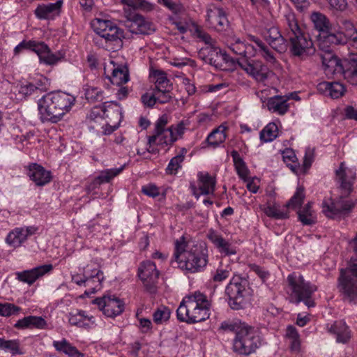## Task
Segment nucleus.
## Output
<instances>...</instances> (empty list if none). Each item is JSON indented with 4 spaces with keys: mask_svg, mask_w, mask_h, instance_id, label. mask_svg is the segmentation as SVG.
Masks as SVG:
<instances>
[{
    "mask_svg": "<svg viewBox=\"0 0 357 357\" xmlns=\"http://www.w3.org/2000/svg\"><path fill=\"white\" fill-rule=\"evenodd\" d=\"M238 64L242 70L257 82H264L271 73L268 68L260 61L240 59L238 60Z\"/></svg>",
    "mask_w": 357,
    "mask_h": 357,
    "instance_id": "obj_15",
    "label": "nucleus"
},
{
    "mask_svg": "<svg viewBox=\"0 0 357 357\" xmlns=\"http://www.w3.org/2000/svg\"><path fill=\"white\" fill-rule=\"evenodd\" d=\"M104 314L109 317H114L119 315L124 309L122 301L114 295H105L94 300Z\"/></svg>",
    "mask_w": 357,
    "mask_h": 357,
    "instance_id": "obj_18",
    "label": "nucleus"
},
{
    "mask_svg": "<svg viewBox=\"0 0 357 357\" xmlns=\"http://www.w3.org/2000/svg\"><path fill=\"white\" fill-rule=\"evenodd\" d=\"M287 98L284 96H275L270 98L266 103L269 111L280 115L284 114L289 109Z\"/></svg>",
    "mask_w": 357,
    "mask_h": 357,
    "instance_id": "obj_31",
    "label": "nucleus"
},
{
    "mask_svg": "<svg viewBox=\"0 0 357 357\" xmlns=\"http://www.w3.org/2000/svg\"><path fill=\"white\" fill-rule=\"evenodd\" d=\"M314 158L313 150L307 148L305 150V156L303 158V167L305 169H307L311 166Z\"/></svg>",
    "mask_w": 357,
    "mask_h": 357,
    "instance_id": "obj_61",
    "label": "nucleus"
},
{
    "mask_svg": "<svg viewBox=\"0 0 357 357\" xmlns=\"http://www.w3.org/2000/svg\"><path fill=\"white\" fill-rule=\"evenodd\" d=\"M0 349L5 352H9L13 356L24 354L19 340H5L0 337Z\"/></svg>",
    "mask_w": 357,
    "mask_h": 357,
    "instance_id": "obj_34",
    "label": "nucleus"
},
{
    "mask_svg": "<svg viewBox=\"0 0 357 357\" xmlns=\"http://www.w3.org/2000/svg\"><path fill=\"white\" fill-rule=\"evenodd\" d=\"M284 26L289 50L293 56L304 59L314 52L310 35L299 25L294 13L288 11L284 14Z\"/></svg>",
    "mask_w": 357,
    "mask_h": 357,
    "instance_id": "obj_2",
    "label": "nucleus"
},
{
    "mask_svg": "<svg viewBox=\"0 0 357 357\" xmlns=\"http://www.w3.org/2000/svg\"><path fill=\"white\" fill-rule=\"evenodd\" d=\"M245 323L234 320H227L220 324L218 330L222 332H235L236 334H237L239 330L243 326H245Z\"/></svg>",
    "mask_w": 357,
    "mask_h": 357,
    "instance_id": "obj_48",
    "label": "nucleus"
},
{
    "mask_svg": "<svg viewBox=\"0 0 357 357\" xmlns=\"http://www.w3.org/2000/svg\"><path fill=\"white\" fill-rule=\"evenodd\" d=\"M344 77L352 85L357 86V62L348 63L344 71Z\"/></svg>",
    "mask_w": 357,
    "mask_h": 357,
    "instance_id": "obj_46",
    "label": "nucleus"
},
{
    "mask_svg": "<svg viewBox=\"0 0 357 357\" xmlns=\"http://www.w3.org/2000/svg\"><path fill=\"white\" fill-rule=\"evenodd\" d=\"M195 35L200 40L204 42L208 46L214 45V40L211 36L203 30L197 28L195 30Z\"/></svg>",
    "mask_w": 357,
    "mask_h": 357,
    "instance_id": "obj_58",
    "label": "nucleus"
},
{
    "mask_svg": "<svg viewBox=\"0 0 357 357\" xmlns=\"http://www.w3.org/2000/svg\"><path fill=\"white\" fill-rule=\"evenodd\" d=\"M206 20L210 26L218 31L226 30L229 25L225 10L214 4H210L206 8Z\"/></svg>",
    "mask_w": 357,
    "mask_h": 357,
    "instance_id": "obj_19",
    "label": "nucleus"
},
{
    "mask_svg": "<svg viewBox=\"0 0 357 357\" xmlns=\"http://www.w3.org/2000/svg\"><path fill=\"white\" fill-rule=\"evenodd\" d=\"M331 8L338 10H344L347 6L346 0H326Z\"/></svg>",
    "mask_w": 357,
    "mask_h": 357,
    "instance_id": "obj_64",
    "label": "nucleus"
},
{
    "mask_svg": "<svg viewBox=\"0 0 357 357\" xmlns=\"http://www.w3.org/2000/svg\"><path fill=\"white\" fill-rule=\"evenodd\" d=\"M94 274L89 275L86 271L84 273L85 279H91L90 285L92 289L91 292L93 293L97 289H100L101 287V282L103 280V273L100 270H94Z\"/></svg>",
    "mask_w": 357,
    "mask_h": 357,
    "instance_id": "obj_45",
    "label": "nucleus"
},
{
    "mask_svg": "<svg viewBox=\"0 0 357 357\" xmlns=\"http://www.w3.org/2000/svg\"><path fill=\"white\" fill-rule=\"evenodd\" d=\"M288 284L291 289L290 301L295 304L303 302L308 308L315 306L312 298L313 294L317 287L304 280L303 277L296 273H293L287 277Z\"/></svg>",
    "mask_w": 357,
    "mask_h": 357,
    "instance_id": "obj_5",
    "label": "nucleus"
},
{
    "mask_svg": "<svg viewBox=\"0 0 357 357\" xmlns=\"http://www.w3.org/2000/svg\"><path fill=\"white\" fill-rule=\"evenodd\" d=\"M317 89L319 92L336 99L342 97L345 91L344 86L337 82H323L318 84Z\"/></svg>",
    "mask_w": 357,
    "mask_h": 357,
    "instance_id": "obj_25",
    "label": "nucleus"
},
{
    "mask_svg": "<svg viewBox=\"0 0 357 357\" xmlns=\"http://www.w3.org/2000/svg\"><path fill=\"white\" fill-rule=\"evenodd\" d=\"M227 128L225 126L222 124L218 128L214 129L206 138L208 144L213 147H217L224 142L227 138L225 133Z\"/></svg>",
    "mask_w": 357,
    "mask_h": 357,
    "instance_id": "obj_33",
    "label": "nucleus"
},
{
    "mask_svg": "<svg viewBox=\"0 0 357 357\" xmlns=\"http://www.w3.org/2000/svg\"><path fill=\"white\" fill-rule=\"evenodd\" d=\"M141 100H142V103L145 106L151 107L157 102L156 94H155L154 91L153 92L152 94L146 93L142 96Z\"/></svg>",
    "mask_w": 357,
    "mask_h": 357,
    "instance_id": "obj_60",
    "label": "nucleus"
},
{
    "mask_svg": "<svg viewBox=\"0 0 357 357\" xmlns=\"http://www.w3.org/2000/svg\"><path fill=\"white\" fill-rule=\"evenodd\" d=\"M110 82L116 86L126 84L129 81V72L127 66H119L112 70V76L109 77Z\"/></svg>",
    "mask_w": 357,
    "mask_h": 357,
    "instance_id": "obj_32",
    "label": "nucleus"
},
{
    "mask_svg": "<svg viewBox=\"0 0 357 357\" xmlns=\"http://www.w3.org/2000/svg\"><path fill=\"white\" fill-rule=\"evenodd\" d=\"M278 135V128L275 123H270L260 132V139L264 142H270Z\"/></svg>",
    "mask_w": 357,
    "mask_h": 357,
    "instance_id": "obj_39",
    "label": "nucleus"
},
{
    "mask_svg": "<svg viewBox=\"0 0 357 357\" xmlns=\"http://www.w3.org/2000/svg\"><path fill=\"white\" fill-rule=\"evenodd\" d=\"M155 94H156V101L160 104H165L169 102L172 99V96L169 93V89H165L164 90H156L154 89Z\"/></svg>",
    "mask_w": 357,
    "mask_h": 357,
    "instance_id": "obj_55",
    "label": "nucleus"
},
{
    "mask_svg": "<svg viewBox=\"0 0 357 357\" xmlns=\"http://www.w3.org/2000/svg\"><path fill=\"white\" fill-rule=\"evenodd\" d=\"M45 50H47V45L44 42L23 40L14 48V54L18 55L24 50H31L37 54Z\"/></svg>",
    "mask_w": 357,
    "mask_h": 357,
    "instance_id": "obj_29",
    "label": "nucleus"
},
{
    "mask_svg": "<svg viewBox=\"0 0 357 357\" xmlns=\"http://www.w3.org/2000/svg\"><path fill=\"white\" fill-rule=\"evenodd\" d=\"M142 192L151 197H155L159 195L160 192L158 187L153 184H149L142 186Z\"/></svg>",
    "mask_w": 357,
    "mask_h": 357,
    "instance_id": "obj_59",
    "label": "nucleus"
},
{
    "mask_svg": "<svg viewBox=\"0 0 357 357\" xmlns=\"http://www.w3.org/2000/svg\"><path fill=\"white\" fill-rule=\"evenodd\" d=\"M169 122L167 114H162L156 121L152 135L149 137V144L157 145H172L177 140V137L173 132V126L166 128Z\"/></svg>",
    "mask_w": 357,
    "mask_h": 357,
    "instance_id": "obj_11",
    "label": "nucleus"
},
{
    "mask_svg": "<svg viewBox=\"0 0 357 357\" xmlns=\"http://www.w3.org/2000/svg\"><path fill=\"white\" fill-rule=\"evenodd\" d=\"M39 56L40 61L48 65H53L58 62L61 58V55L56 56V54L51 52L49 47L47 45V50L41 52L40 53H37Z\"/></svg>",
    "mask_w": 357,
    "mask_h": 357,
    "instance_id": "obj_51",
    "label": "nucleus"
},
{
    "mask_svg": "<svg viewBox=\"0 0 357 357\" xmlns=\"http://www.w3.org/2000/svg\"><path fill=\"white\" fill-rule=\"evenodd\" d=\"M264 213L271 218L275 219H286L289 218L287 212L281 211L275 206H268L264 209Z\"/></svg>",
    "mask_w": 357,
    "mask_h": 357,
    "instance_id": "obj_53",
    "label": "nucleus"
},
{
    "mask_svg": "<svg viewBox=\"0 0 357 357\" xmlns=\"http://www.w3.org/2000/svg\"><path fill=\"white\" fill-rule=\"evenodd\" d=\"M85 97L91 103L101 102L105 99L103 91L92 86H87L85 89Z\"/></svg>",
    "mask_w": 357,
    "mask_h": 357,
    "instance_id": "obj_43",
    "label": "nucleus"
},
{
    "mask_svg": "<svg viewBox=\"0 0 357 357\" xmlns=\"http://www.w3.org/2000/svg\"><path fill=\"white\" fill-rule=\"evenodd\" d=\"M298 220L304 225H312L316 222V216L312 209V203L308 202L302 209L298 212Z\"/></svg>",
    "mask_w": 357,
    "mask_h": 357,
    "instance_id": "obj_36",
    "label": "nucleus"
},
{
    "mask_svg": "<svg viewBox=\"0 0 357 357\" xmlns=\"http://www.w3.org/2000/svg\"><path fill=\"white\" fill-rule=\"evenodd\" d=\"M68 321L70 325L78 327L88 328L95 323L94 317L89 316L84 311L80 310L69 314Z\"/></svg>",
    "mask_w": 357,
    "mask_h": 357,
    "instance_id": "obj_30",
    "label": "nucleus"
},
{
    "mask_svg": "<svg viewBox=\"0 0 357 357\" xmlns=\"http://www.w3.org/2000/svg\"><path fill=\"white\" fill-rule=\"evenodd\" d=\"M155 82V89L156 90H164L171 87L169 80L167 79L166 73L160 70H155L151 75Z\"/></svg>",
    "mask_w": 357,
    "mask_h": 357,
    "instance_id": "obj_42",
    "label": "nucleus"
},
{
    "mask_svg": "<svg viewBox=\"0 0 357 357\" xmlns=\"http://www.w3.org/2000/svg\"><path fill=\"white\" fill-rule=\"evenodd\" d=\"M208 238L221 253H224L226 255H234L236 253L235 250L231 248L230 243L215 231L210 230L208 234Z\"/></svg>",
    "mask_w": 357,
    "mask_h": 357,
    "instance_id": "obj_28",
    "label": "nucleus"
},
{
    "mask_svg": "<svg viewBox=\"0 0 357 357\" xmlns=\"http://www.w3.org/2000/svg\"><path fill=\"white\" fill-rule=\"evenodd\" d=\"M250 269L255 272L261 280H265L269 276V273L257 264H251Z\"/></svg>",
    "mask_w": 357,
    "mask_h": 357,
    "instance_id": "obj_62",
    "label": "nucleus"
},
{
    "mask_svg": "<svg viewBox=\"0 0 357 357\" xmlns=\"http://www.w3.org/2000/svg\"><path fill=\"white\" fill-rule=\"evenodd\" d=\"M126 17L123 25L132 33L151 34L155 31L153 24L140 15L128 13L126 10Z\"/></svg>",
    "mask_w": 357,
    "mask_h": 357,
    "instance_id": "obj_13",
    "label": "nucleus"
},
{
    "mask_svg": "<svg viewBox=\"0 0 357 357\" xmlns=\"http://www.w3.org/2000/svg\"><path fill=\"white\" fill-rule=\"evenodd\" d=\"M35 91H36L31 82L22 84L19 89V92L26 96L31 95Z\"/></svg>",
    "mask_w": 357,
    "mask_h": 357,
    "instance_id": "obj_63",
    "label": "nucleus"
},
{
    "mask_svg": "<svg viewBox=\"0 0 357 357\" xmlns=\"http://www.w3.org/2000/svg\"><path fill=\"white\" fill-rule=\"evenodd\" d=\"M53 345L57 351H62L70 357H83V354L66 339L61 341H54Z\"/></svg>",
    "mask_w": 357,
    "mask_h": 357,
    "instance_id": "obj_35",
    "label": "nucleus"
},
{
    "mask_svg": "<svg viewBox=\"0 0 357 357\" xmlns=\"http://www.w3.org/2000/svg\"><path fill=\"white\" fill-rule=\"evenodd\" d=\"M304 188L298 186L292 197L286 204L287 208H296L301 206L305 198Z\"/></svg>",
    "mask_w": 357,
    "mask_h": 357,
    "instance_id": "obj_47",
    "label": "nucleus"
},
{
    "mask_svg": "<svg viewBox=\"0 0 357 357\" xmlns=\"http://www.w3.org/2000/svg\"><path fill=\"white\" fill-rule=\"evenodd\" d=\"M356 175V169L347 167L344 162H341L338 169L335 170L336 181L345 196H349L352 192Z\"/></svg>",
    "mask_w": 357,
    "mask_h": 357,
    "instance_id": "obj_16",
    "label": "nucleus"
},
{
    "mask_svg": "<svg viewBox=\"0 0 357 357\" xmlns=\"http://www.w3.org/2000/svg\"><path fill=\"white\" fill-rule=\"evenodd\" d=\"M231 268H218L213 276V280L214 282H221L229 278Z\"/></svg>",
    "mask_w": 357,
    "mask_h": 357,
    "instance_id": "obj_56",
    "label": "nucleus"
},
{
    "mask_svg": "<svg viewBox=\"0 0 357 357\" xmlns=\"http://www.w3.org/2000/svg\"><path fill=\"white\" fill-rule=\"evenodd\" d=\"M186 150L183 149L181 153L173 157L169 161L165 172L167 174H176L178 170L181 167V163L184 160Z\"/></svg>",
    "mask_w": 357,
    "mask_h": 357,
    "instance_id": "obj_40",
    "label": "nucleus"
},
{
    "mask_svg": "<svg viewBox=\"0 0 357 357\" xmlns=\"http://www.w3.org/2000/svg\"><path fill=\"white\" fill-rule=\"evenodd\" d=\"M27 174L30 179L38 186L47 184L52 179L51 172L36 163H32L29 166Z\"/></svg>",
    "mask_w": 357,
    "mask_h": 357,
    "instance_id": "obj_24",
    "label": "nucleus"
},
{
    "mask_svg": "<svg viewBox=\"0 0 357 357\" xmlns=\"http://www.w3.org/2000/svg\"><path fill=\"white\" fill-rule=\"evenodd\" d=\"M198 57L215 68H221L222 63L229 60V56L214 45L202 47L198 52Z\"/></svg>",
    "mask_w": 357,
    "mask_h": 357,
    "instance_id": "obj_20",
    "label": "nucleus"
},
{
    "mask_svg": "<svg viewBox=\"0 0 357 357\" xmlns=\"http://www.w3.org/2000/svg\"><path fill=\"white\" fill-rule=\"evenodd\" d=\"M330 202L324 201L322 203V212L329 218L340 219L344 218L351 212L355 206L353 200L347 199L344 193Z\"/></svg>",
    "mask_w": 357,
    "mask_h": 357,
    "instance_id": "obj_12",
    "label": "nucleus"
},
{
    "mask_svg": "<svg viewBox=\"0 0 357 357\" xmlns=\"http://www.w3.org/2000/svg\"><path fill=\"white\" fill-rule=\"evenodd\" d=\"M248 294L249 283L239 275L233 276L225 288L228 305L234 310H238L245 307V298Z\"/></svg>",
    "mask_w": 357,
    "mask_h": 357,
    "instance_id": "obj_10",
    "label": "nucleus"
},
{
    "mask_svg": "<svg viewBox=\"0 0 357 357\" xmlns=\"http://www.w3.org/2000/svg\"><path fill=\"white\" fill-rule=\"evenodd\" d=\"M20 310V307L12 303H0V315L8 317L15 314Z\"/></svg>",
    "mask_w": 357,
    "mask_h": 357,
    "instance_id": "obj_54",
    "label": "nucleus"
},
{
    "mask_svg": "<svg viewBox=\"0 0 357 357\" xmlns=\"http://www.w3.org/2000/svg\"><path fill=\"white\" fill-rule=\"evenodd\" d=\"M197 177L200 194L206 195L213 194L215 189V178L206 172H199Z\"/></svg>",
    "mask_w": 357,
    "mask_h": 357,
    "instance_id": "obj_27",
    "label": "nucleus"
},
{
    "mask_svg": "<svg viewBox=\"0 0 357 357\" xmlns=\"http://www.w3.org/2000/svg\"><path fill=\"white\" fill-rule=\"evenodd\" d=\"M328 331L336 336L337 342L345 344L351 338V332L346 323L343 321H335L330 326H328Z\"/></svg>",
    "mask_w": 357,
    "mask_h": 357,
    "instance_id": "obj_26",
    "label": "nucleus"
},
{
    "mask_svg": "<svg viewBox=\"0 0 357 357\" xmlns=\"http://www.w3.org/2000/svg\"><path fill=\"white\" fill-rule=\"evenodd\" d=\"M261 345V337L254 327L248 324L243 326L233 340L232 349L239 355L249 356Z\"/></svg>",
    "mask_w": 357,
    "mask_h": 357,
    "instance_id": "obj_6",
    "label": "nucleus"
},
{
    "mask_svg": "<svg viewBox=\"0 0 357 357\" xmlns=\"http://www.w3.org/2000/svg\"><path fill=\"white\" fill-rule=\"evenodd\" d=\"M170 314V310L166 306L161 305L153 314V321L157 324H161L169 319Z\"/></svg>",
    "mask_w": 357,
    "mask_h": 357,
    "instance_id": "obj_49",
    "label": "nucleus"
},
{
    "mask_svg": "<svg viewBox=\"0 0 357 357\" xmlns=\"http://www.w3.org/2000/svg\"><path fill=\"white\" fill-rule=\"evenodd\" d=\"M207 262V250L204 245L192 241L186 243L183 237L176 241L171 260L173 267L196 273L202 271Z\"/></svg>",
    "mask_w": 357,
    "mask_h": 357,
    "instance_id": "obj_1",
    "label": "nucleus"
},
{
    "mask_svg": "<svg viewBox=\"0 0 357 357\" xmlns=\"http://www.w3.org/2000/svg\"><path fill=\"white\" fill-rule=\"evenodd\" d=\"M29 323V328H36L38 329H43L47 327L46 321L41 317L31 316Z\"/></svg>",
    "mask_w": 357,
    "mask_h": 357,
    "instance_id": "obj_57",
    "label": "nucleus"
},
{
    "mask_svg": "<svg viewBox=\"0 0 357 357\" xmlns=\"http://www.w3.org/2000/svg\"><path fill=\"white\" fill-rule=\"evenodd\" d=\"M231 155L232 157L233 162L234 163V166L236 169L238 175L241 178L245 179L248 174V170L245 162L241 158L237 151H232L231 153Z\"/></svg>",
    "mask_w": 357,
    "mask_h": 357,
    "instance_id": "obj_41",
    "label": "nucleus"
},
{
    "mask_svg": "<svg viewBox=\"0 0 357 357\" xmlns=\"http://www.w3.org/2000/svg\"><path fill=\"white\" fill-rule=\"evenodd\" d=\"M25 241V236H23L20 228H16L10 231L6 239V243L14 248L20 246Z\"/></svg>",
    "mask_w": 357,
    "mask_h": 357,
    "instance_id": "obj_44",
    "label": "nucleus"
},
{
    "mask_svg": "<svg viewBox=\"0 0 357 357\" xmlns=\"http://www.w3.org/2000/svg\"><path fill=\"white\" fill-rule=\"evenodd\" d=\"M94 31L105 40L106 47L116 51L122 47L123 31L110 20L95 19L91 22Z\"/></svg>",
    "mask_w": 357,
    "mask_h": 357,
    "instance_id": "obj_9",
    "label": "nucleus"
},
{
    "mask_svg": "<svg viewBox=\"0 0 357 357\" xmlns=\"http://www.w3.org/2000/svg\"><path fill=\"white\" fill-rule=\"evenodd\" d=\"M75 98L66 93H49L38 101L40 118L43 122L57 123L74 105Z\"/></svg>",
    "mask_w": 357,
    "mask_h": 357,
    "instance_id": "obj_3",
    "label": "nucleus"
},
{
    "mask_svg": "<svg viewBox=\"0 0 357 357\" xmlns=\"http://www.w3.org/2000/svg\"><path fill=\"white\" fill-rule=\"evenodd\" d=\"M31 82L35 91L40 92L47 91L50 84L49 79L41 75H37L36 77L33 78Z\"/></svg>",
    "mask_w": 357,
    "mask_h": 357,
    "instance_id": "obj_50",
    "label": "nucleus"
},
{
    "mask_svg": "<svg viewBox=\"0 0 357 357\" xmlns=\"http://www.w3.org/2000/svg\"><path fill=\"white\" fill-rule=\"evenodd\" d=\"M229 49L234 54L241 56V59H250L257 53L255 46L245 43L240 38H234L227 42Z\"/></svg>",
    "mask_w": 357,
    "mask_h": 357,
    "instance_id": "obj_23",
    "label": "nucleus"
},
{
    "mask_svg": "<svg viewBox=\"0 0 357 357\" xmlns=\"http://www.w3.org/2000/svg\"><path fill=\"white\" fill-rule=\"evenodd\" d=\"M53 269L52 264H44L31 270L17 272V279L21 282L32 284L37 279L50 272Z\"/></svg>",
    "mask_w": 357,
    "mask_h": 357,
    "instance_id": "obj_22",
    "label": "nucleus"
},
{
    "mask_svg": "<svg viewBox=\"0 0 357 357\" xmlns=\"http://www.w3.org/2000/svg\"><path fill=\"white\" fill-rule=\"evenodd\" d=\"M211 302L206 295L200 291L185 296L177 310V319L188 324L201 322L210 316Z\"/></svg>",
    "mask_w": 357,
    "mask_h": 357,
    "instance_id": "obj_4",
    "label": "nucleus"
},
{
    "mask_svg": "<svg viewBox=\"0 0 357 357\" xmlns=\"http://www.w3.org/2000/svg\"><path fill=\"white\" fill-rule=\"evenodd\" d=\"M338 288L342 299L349 303L357 301V259H351L346 268L340 270Z\"/></svg>",
    "mask_w": 357,
    "mask_h": 357,
    "instance_id": "obj_7",
    "label": "nucleus"
},
{
    "mask_svg": "<svg viewBox=\"0 0 357 357\" xmlns=\"http://www.w3.org/2000/svg\"><path fill=\"white\" fill-rule=\"evenodd\" d=\"M123 169V166L119 168L109 169L102 171L100 174L97 176L101 183H107L114 176L120 174Z\"/></svg>",
    "mask_w": 357,
    "mask_h": 357,
    "instance_id": "obj_52",
    "label": "nucleus"
},
{
    "mask_svg": "<svg viewBox=\"0 0 357 357\" xmlns=\"http://www.w3.org/2000/svg\"><path fill=\"white\" fill-rule=\"evenodd\" d=\"M61 6V1H59L54 3L40 5L37 7L35 14L40 19H47L54 11L58 10Z\"/></svg>",
    "mask_w": 357,
    "mask_h": 357,
    "instance_id": "obj_38",
    "label": "nucleus"
},
{
    "mask_svg": "<svg viewBox=\"0 0 357 357\" xmlns=\"http://www.w3.org/2000/svg\"><path fill=\"white\" fill-rule=\"evenodd\" d=\"M314 28L319 32L317 42L319 48L326 47V45H342L345 42L342 33L330 32L331 24L326 16L319 12H314L310 15Z\"/></svg>",
    "mask_w": 357,
    "mask_h": 357,
    "instance_id": "obj_8",
    "label": "nucleus"
},
{
    "mask_svg": "<svg viewBox=\"0 0 357 357\" xmlns=\"http://www.w3.org/2000/svg\"><path fill=\"white\" fill-rule=\"evenodd\" d=\"M264 38L275 51L283 53L287 49V40L282 36L278 28L272 26L264 31Z\"/></svg>",
    "mask_w": 357,
    "mask_h": 357,
    "instance_id": "obj_21",
    "label": "nucleus"
},
{
    "mask_svg": "<svg viewBox=\"0 0 357 357\" xmlns=\"http://www.w3.org/2000/svg\"><path fill=\"white\" fill-rule=\"evenodd\" d=\"M327 44L326 47L319 48L321 53H319V58L322 62L324 71L326 75L342 74L347 66H344L337 56L333 52L331 46Z\"/></svg>",
    "mask_w": 357,
    "mask_h": 357,
    "instance_id": "obj_14",
    "label": "nucleus"
},
{
    "mask_svg": "<svg viewBox=\"0 0 357 357\" xmlns=\"http://www.w3.org/2000/svg\"><path fill=\"white\" fill-rule=\"evenodd\" d=\"M107 102H104V105L102 107H94L89 116L88 119L89 121V123H91L90 128L92 129H95L96 126L93 123H98L100 125H104V115L106 114L107 109H106V104Z\"/></svg>",
    "mask_w": 357,
    "mask_h": 357,
    "instance_id": "obj_37",
    "label": "nucleus"
},
{
    "mask_svg": "<svg viewBox=\"0 0 357 357\" xmlns=\"http://www.w3.org/2000/svg\"><path fill=\"white\" fill-rule=\"evenodd\" d=\"M138 275L146 289L151 293L155 292L159 277L155 264L151 261H143L138 268Z\"/></svg>",
    "mask_w": 357,
    "mask_h": 357,
    "instance_id": "obj_17",
    "label": "nucleus"
}]
</instances>
